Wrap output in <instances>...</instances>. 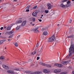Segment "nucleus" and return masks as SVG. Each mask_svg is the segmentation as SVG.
Masks as SVG:
<instances>
[{"label":"nucleus","instance_id":"obj_1","mask_svg":"<svg viewBox=\"0 0 74 74\" xmlns=\"http://www.w3.org/2000/svg\"><path fill=\"white\" fill-rule=\"evenodd\" d=\"M71 46L69 48V55H67L66 57V58H71L72 56L73 55V53L71 52V51L74 50V45L73 44V42L72 41H71Z\"/></svg>","mask_w":74,"mask_h":74},{"label":"nucleus","instance_id":"obj_2","mask_svg":"<svg viewBox=\"0 0 74 74\" xmlns=\"http://www.w3.org/2000/svg\"><path fill=\"white\" fill-rule=\"evenodd\" d=\"M55 40H56V38L55 37H49L48 41L50 42H53Z\"/></svg>","mask_w":74,"mask_h":74},{"label":"nucleus","instance_id":"obj_3","mask_svg":"<svg viewBox=\"0 0 74 74\" xmlns=\"http://www.w3.org/2000/svg\"><path fill=\"white\" fill-rule=\"evenodd\" d=\"M38 28L37 27H35V28H33V30L34 31V33H37L39 32L38 30Z\"/></svg>","mask_w":74,"mask_h":74},{"label":"nucleus","instance_id":"obj_4","mask_svg":"<svg viewBox=\"0 0 74 74\" xmlns=\"http://www.w3.org/2000/svg\"><path fill=\"white\" fill-rule=\"evenodd\" d=\"M29 19L30 21H32V22H35L36 21V19L34 17H31L29 18Z\"/></svg>","mask_w":74,"mask_h":74},{"label":"nucleus","instance_id":"obj_5","mask_svg":"<svg viewBox=\"0 0 74 74\" xmlns=\"http://www.w3.org/2000/svg\"><path fill=\"white\" fill-rule=\"evenodd\" d=\"M2 66L4 68V69H5V70H8V69H9V67L7 65H3Z\"/></svg>","mask_w":74,"mask_h":74},{"label":"nucleus","instance_id":"obj_6","mask_svg":"<svg viewBox=\"0 0 74 74\" xmlns=\"http://www.w3.org/2000/svg\"><path fill=\"white\" fill-rule=\"evenodd\" d=\"M47 6L48 8V10H50L52 7V5L49 3H48L47 4Z\"/></svg>","mask_w":74,"mask_h":74},{"label":"nucleus","instance_id":"obj_7","mask_svg":"<svg viewBox=\"0 0 74 74\" xmlns=\"http://www.w3.org/2000/svg\"><path fill=\"white\" fill-rule=\"evenodd\" d=\"M27 22L26 21H23L22 23V26H24L25 25H26V24Z\"/></svg>","mask_w":74,"mask_h":74},{"label":"nucleus","instance_id":"obj_8","mask_svg":"<svg viewBox=\"0 0 74 74\" xmlns=\"http://www.w3.org/2000/svg\"><path fill=\"white\" fill-rule=\"evenodd\" d=\"M32 15L33 16H34V17H35L36 16H37V14L34 11L32 14Z\"/></svg>","mask_w":74,"mask_h":74},{"label":"nucleus","instance_id":"obj_9","mask_svg":"<svg viewBox=\"0 0 74 74\" xmlns=\"http://www.w3.org/2000/svg\"><path fill=\"white\" fill-rule=\"evenodd\" d=\"M69 63V62H68V61H64L62 62H61V64H62L66 65V64H67V63Z\"/></svg>","mask_w":74,"mask_h":74},{"label":"nucleus","instance_id":"obj_10","mask_svg":"<svg viewBox=\"0 0 74 74\" xmlns=\"http://www.w3.org/2000/svg\"><path fill=\"white\" fill-rule=\"evenodd\" d=\"M72 22V20L71 19H70V20H69V21L68 22V24H67L66 25L67 26H69V25H70V24Z\"/></svg>","mask_w":74,"mask_h":74},{"label":"nucleus","instance_id":"obj_11","mask_svg":"<svg viewBox=\"0 0 74 74\" xmlns=\"http://www.w3.org/2000/svg\"><path fill=\"white\" fill-rule=\"evenodd\" d=\"M7 72H8V73H10L11 74H14V72L12 71L11 70H8L7 71Z\"/></svg>","mask_w":74,"mask_h":74},{"label":"nucleus","instance_id":"obj_12","mask_svg":"<svg viewBox=\"0 0 74 74\" xmlns=\"http://www.w3.org/2000/svg\"><path fill=\"white\" fill-rule=\"evenodd\" d=\"M4 42H5V40H0V45L2 44Z\"/></svg>","mask_w":74,"mask_h":74},{"label":"nucleus","instance_id":"obj_13","mask_svg":"<svg viewBox=\"0 0 74 74\" xmlns=\"http://www.w3.org/2000/svg\"><path fill=\"white\" fill-rule=\"evenodd\" d=\"M60 6L61 7H62L63 8H66V6L64 5L63 4H61L60 5Z\"/></svg>","mask_w":74,"mask_h":74},{"label":"nucleus","instance_id":"obj_14","mask_svg":"<svg viewBox=\"0 0 74 74\" xmlns=\"http://www.w3.org/2000/svg\"><path fill=\"white\" fill-rule=\"evenodd\" d=\"M67 5H68V7H69V6H70L71 4L69 3H70V1H69L67 2Z\"/></svg>","mask_w":74,"mask_h":74},{"label":"nucleus","instance_id":"obj_15","mask_svg":"<svg viewBox=\"0 0 74 74\" xmlns=\"http://www.w3.org/2000/svg\"><path fill=\"white\" fill-rule=\"evenodd\" d=\"M35 12L37 14V13L40 12V10H37L35 11Z\"/></svg>","mask_w":74,"mask_h":74},{"label":"nucleus","instance_id":"obj_16","mask_svg":"<svg viewBox=\"0 0 74 74\" xmlns=\"http://www.w3.org/2000/svg\"><path fill=\"white\" fill-rule=\"evenodd\" d=\"M22 21L21 20L18 21H17V23H22Z\"/></svg>","mask_w":74,"mask_h":74},{"label":"nucleus","instance_id":"obj_17","mask_svg":"<svg viewBox=\"0 0 74 74\" xmlns=\"http://www.w3.org/2000/svg\"><path fill=\"white\" fill-rule=\"evenodd\" d=\"M14 70H16V71H19V68H16L14 69Z\"/></svg>","mask_w":74,"mask_h":74},{"label":"nucleus","instance_id":"obj_18","mask_svg":"<svg viewBox=\"0 0 74 74\" xmlns=\"http://www.w3.org/2000/svg\"><path fill=\"white\" fill-rule=\"evenodd\" d=\"M67 74V72H64L61 73L60 74Z\"/></svg>","mask_w":74,"mask_h":74},{"label":"nucleus","instance_id":"obj_19","mask_svg":"<svg viewBox=\"0 0 74 74\" xmlns=\"http://www.w3.org/2000/svg\"><path fill=\"white\" fill-rule=\"evenodd\" d=\"M11 26L8 27L7 28V30H10V29H11Z\"/></svg>","mask_w":74,"mask_h":74},{"label":"nucleus","instance_id":"obj_20","mask_svg":"<svg viewBox=\"0 0 74 74\" xmlns=\"http://www.w3.org/2000/svg\"><path fill=\"white\" fill-rule=\"evenodd\" d=\"M20 27H21V26H18L16 28V30H19V29H20Z\"/></svg>","mask_w":74,"mask_h":74},{"label":"nucleus","instance_id":"obj_21","mask_svg":"<svg viewBox=\"0 0 74 74\" xmlns=\"http://www.w3.org/2000/svg\"><path fill=\"white\" fill-rule=\"evenodd\" d=\"M4 59V58L3 56H2L0 57V59H1V60H3Z\"/></svg>","mask_w":74,"mask_h":74},{"label":"nucleus","instance_id":"obj_22","mask_svg":"<svg viewBox=\"0 0 74 74\" xmlns=\"http://www.w3.org/2000/svg\"><path fill=\"white\" fill-rule=\"evenodd\" d=\"M63 65L62 64H58V67H62Z\"/></svg>","mask_w":74,"mask_h":74},{"label":"nucleus","instance_id":"obj_23","mask_svg":"<svg viewBox=\"0 0 74 74\" xmlns=\"http://www.w3.org/2000/svg\"><path fill=\"white\" fill-rule=\"evenodd\" d=\"M74 37V35L73 34H71L68 37Z\"/></svg>","mask_w":74,"mask_h":74},{"label":"nucleus","instance_id":"obj_24","mask_svg":"<svg viewBox=\"0 0 74 74\" xmlns=\"http://www.w3.org/2000/svg\"><path fill=\"white\" fill-rule=\"evenodd\" d=\"M14 33V31L12 30L9 33V34H12V33Z\"/></svg>","mask_w":74,"mask_h":74},{"label":"nucleus","instance_id":"obj_25","mask_svg":"<svg viewBox=\"0 0 74 74\" xmlns=\"http://www.w3.org/2000/svg\"><path fill=\"white\" fill-rule=\"evenodd\" d=\"M51 66L50 65H49V64H47V67H51Z\"/></svg>","mask_w":74,"mask_h":74},{"label":"nucleus","instance_id":"obj_26","mask_svg":"<svg viewBox=\"0 0 74 74\" xmlns=\"http://www.w3.org/2000/svg\"><path fill=\"white\" fill-rule=\"evenodd\" d=\"M60 71H61V69H57V73L60 72Z\"/></svg>","mask_w":74,"mask_h":74},{"label":"nucleus","instance_id":"obj_27","mask_svg":"<svg viewBox=\"0 0 74 74\" xmlns=\"http://www.w3.org/2000/svg\"><path fill=\"white\" fill-rule=\"evenodd\" d=\"M43 71L44 73H47V69H45L43 70Z\"/></svg>","mask_w":74,"mask_h":74},{"label":"nucleus","instance_id":"obj_28","mask_svg":"<svg viewBox=\"0 0 74 74\" xmlns=\"http://www.w3.org/2000/svg\"><path fill=\"white\" fill-rule=\"evenodd\" d=\"M15 46H16V47H18V43L16 42L15 44Z\"/></svg>","mask_w":74,"mask_h":74},{"label":"nucleus","instance_id":"obj_29","mask_svg":"<svg viewBox=\"0 0 74 74\" xmlns=\"http://www.w3.org/2000/svg\"><path fill=\"white\" fill-rule=\"evenodd\" d=\"M54 73H58L57 69H55V70L54 71Z\"/></svg>","mask_w":74,"mask_h":74},{"label":"nucleus","instance_id":"obj_30","mask_svg":"<svg viewBox=\"0 0 74 74\" xmlns=\"http://www.w3.org/2000/svg\"><path fill=\"white\" fill-rule=\"evenodd\" d=\"M69 0H62V2H63V3H64V2H65V1H68Z\"/></svg>","mask_w":74,"mask_h":74},{"label":"nucleus","instance_id":"obj_31","mask_svg":"<svg viewBox=\"0 0 74 74\" xmlns=\"http://www.w3.org/2000/svg\"><path fill=\"white\" fill-rule=\"evenodd\" d=\"M14 37L13 34H11L10 36H9V37Z\"/></svg>","mask_w":74,"mask_h":74},{"label":"nucleus","instance_id":"obj_32","mask_svg":"<svg viewBox=\"0 0 74 74\" xmlns=\"http://www.w3.org/2000/svg\"><path fill=\"white\" fill-rule=\"evenodd\" d=\"M55 66H57V67H58L59 66V64H55Z\"/></svg>","mask_w":74,"mask_h":74},{"label":"nucleus","instance_id":"obj_33","mask_svg":"<svg viewBox=\"0 0 74 74\" xmlns=\"http://www.w3.org/2000/svg\"><path fill=\"white\" fill-rule=\"evenodd\" d=\"M43 34L45 36H46V35H47V32H44L43 33Z\"/></svg>","mask_w":74,"mask_h":74},{"label":"nucleus","instance_id":"obj_34","mask_svg":"<svg viewBox=\"0 0 74 74\" xmlns=\"http://www.w3.org/2000/svg\"><path fill=\"white\" fill-rule=\"evenodd\" d=\"M42 65L43 66H46V64H45L44 63H42Z\"/></svg>","mask_w":74,"mask_h":74},{"label":"nucleus","instance_id":"obj_35","mask_svg":"<svg viewBox=\"0 0 74 74\" xmlns=\"http://www.w3.org/2000/svg\"><path fill=\"white\" fill-rule=\"evenodd\" d=\"M47 73H49V72L50 71V70H47Z\"/></svg>","mask_w":74,"mask_h":74},{"label":"nucleus","instance_id":"obj_36","mask_svg":"<svg viewBox=\"0 0 74 74\" xmlns=\"http://www.w3.org/2000/svg\"><path fill=\"white\" fill-rule=\"evenodd\" d=\"M37 5L36 6H35V7H34L33 8V9H36V8H37Z\"/></svg>","mask_w":74,"mask_h":74},{"label":"nucleus","instance_id":"obj_37","mask_svg":"<svg viewBox=\"0 0 74 74\" xmlns=\"http://www.w3.org/2000/svg\"><path fill=\"white\" fill-rule=\"evenodd\" d=\"M40 72H35V74H40Z\"/></svg>","mask_w":74,"mask_h":74},{"label":"nucleus","instance_id":"obj_38","mask_svg":"<svg viewBox=\"0 0 74 74\" xmlns=\"http://www.w3.org/2000/svg\"><path fill=\"white\" fill-rule=\"evenodd\" d=\"M71 53H72V54L73 53H74V50H73L71 51Z\"/></svg>","mask_w":74,"mask_h":74},{"label":"nucleus","instance_id":"obj_39","mask_svg":"<svg viewBox=\"0 0 74 74\" xmlns=\"http://www.w3.org/2000/svg\"><path fill=\"white\" fill-rule=\"evenodd\" d=\"M40 59V57H37V60H39V59Z\"/></svg>","mask_w":74,"mask_h":74},{"label":"nucleus","instance_id":"obj_40","mask_svg":"<svg viewBox=\"0 0 74 74\" xmlns=\"http://www.w3.org/2000/svg\"><path fill=\"white\" fill-rule=\"evenodd\" d=\"M39 45V44L38 43H37L36 46V47H38Z\"/></svg>","mask_w":74,"mask_h":74},{"label":"nucleus","instance_id":"obj_41","mask_svg":"<svg viewBox=\"0 0 74 74\" xmlns=\"http://www.w3.org/2000/svg\"><path fill=\"white\" fill-rule=\"evenodd\" d=\"M38 20L39 22H41L42 21V20H41V19H38Z\"/></svg>","mask_w":74,"mask_h":74},{"label":"nucleus","instance_id":"obj_42","mask_svg":"<svg viewBox=\"0 0 74 74\" xmlns=\"http://www.w3.org/2000/svg\"><path fill=\"white\" fill-rule=\"evenodd\" d=\"M30 6H28L27 7V8H28V9H29V8H30Z\"/></svg>","mask_w":74,"mask_h":74},{"label":"nucleus","instance_id":"obj_43","mask_svg":"<svg viewBox=\"0 0 74 74\" xmlns=\"http://www.w3.org/2000/svg\"><path fill=\"white\" fill-rule=\"evenodd\" d=\"M29 11H30V10H29V9H28V10H26V11H27V12H29Z\"/></svg>","mask_w":74,"mask_h":74},{"label":"nucleus","instance_id":"obj_44","mask_svg":"<svg viewBox=\"0 0 74 74\" xmlns=\"http://www.w3.org/2000/svg\"><path fill=\"white\" fill-rule=\"evenodd\" d=\"M18 1V0H14L13 1L14 2H16Z\"/></svg>","mask_w":74,"mask_h":74},{"label":"nucleus","instance_id":"obj_45","mask_svg":"<svg viewBox=\"0 0 74 74\" xmlns=\"http://www.w3.org/2000/svg\"><path fill=\"white\" fill-rule=\"evenodd\" d=\"M51 37H55V34H53V35L51 36Z\"/></svg>","mask_w":74,"mask_h":74},{"label":"nucleus","instance_id":"obj_46","mask_svg":"<svg viewBox=\"0 0 74 74\" xmlns=\"http://www.w3.org/2000/svg\"><path fill=\"white\" fill-rule=\"evenodd\" d=\"M3 27H1V30H3Z\"/></svg>","mask_w":74,"mask_h":74},{"label":"nucleus","instance_id":"obj_47","mask_svg":"<svg viewBox=\"0 0 74 74\" xmlns=\"http://www.w3.org/2000/svg\"><path fill=\"white\" fill-rule=\"evenodd\" d=\"M3 1V0H0V3Z\"/></svg>","mask_w":74,"mask_h":74},{"label":"nucleus","instance_id":"obj_48","mask_svg":"<svg viewBox=\"0 0 74 74\" xmlns=\"http://www.w3.org/2000/svg\"><path fill=\"white\" fill-rule=\"evenodd\" d=\"M21 37V35H18L17 36V37Z\"/></svg>","mask_w":74,"mask_h":74},{"label":"nucleus","instance_id":"obj_49","mask_svg":"<svg viewBox=\"0 0 74 74\" xmlns=\"http://www.w3.org/2000/svg\"><path fill=\"white\" fill-rule=\"evenodd\" d=\"M34 54H36V51H34Z\"/></svg>","mask_w":74,"mask_h":74},{"label":"nucleus","instance_id":"obj_50","mask_svg":"<svg viewBox=\"0 0 74 74\" xmlns=\"http://www.w3.org/2000/svg\"><path fill=\"white\" fill-rule=\"evenodd\" d=\"M32 54L33 55H35L34 53V52H32Z\"/></svg>","mask_w":74,"mask_h":74},{"label":"nucleus","instance_id":"obj_51","mask_svg":"<svg viewBox=\"0 0 74 74\" xmlns=\"http://www.w3.org/2000/svg\"><path fill=\"white\" fill-rule=\"evenodd\" d=\"M49 12V11L48 10H47V14H48V13Z\"/></svg>","mask_w":74,"mask_h":74},{"label":"nucleus","instance_id":"obj_52","mask_svg":"<svg viewBox=\"0 0 74 74\" xmlns=\"http://www.w3.org/2000/svg\"><path fill=\"white\" fill-rule=\"evenodd\" d=\"M31 74H35V72L32 73H31Z\"/></svg>","mask_w":74,"mask_h":74},{"label":"nucleus","instance_id":"obj_53","mask_svg":"<svg viewBox=\"0 0 74 74\" xmlns=\"http://www.w3.org/2000/svg\"><path fill=\"white\" fill-rule=\"evenodd\" d=\"M25 73H28V71H25Z\"/></svg>","mask_w":74,"mask_h":74},{"label":"nucleus","instance_id":"obj_54","mask_svg":"<svg viewBox=\"0 0 74 74\" xmlns=\"http://www.w3.org/2000/svg\"><path fill=\"white\" fill-rule=\"evenodd\" d=\"M31 25L32 26H34V24H33Z\"/></svg>","mask_w":74,"mask_h":74},{"label":"nucleus","instance_id":"obj_55","mask_svg":"<svg viewBox=\"0 0 74 74\" xmlns=\"http://www.w3.org/2000/svg\"><path fill=\"white\" fill-rule=\"evenodd\" d=\"M26 10H28L29 9H28V8L27 7L26 8Z\"/></svg>","mask_w":74,"mask_h":74},{"label":"nucleus","instance_id":"obj_56","mask_svg":"<svg viewBox=\"0 0 74 74\" xmlns=\"http://www.w3.org/2000/svg\"><path fill=\"white\" fill-rule=\"evenodd\" d=\"M72 73L73 74H74V71H72Z\"/></svg>","mask_w":74,"mask_h":74},{"label":"nucleus","instance_id":"obj_57","mask_svg":"<svg viewBox=\"0 0 74 74\" xmlns=\"http://www.w3.org/2000/svg\"><path fill=\"white\" fill-rule=\"evenodd\" d=\"M48 32H47V35L48 36Z\"/></svg>","mask_w":74,"mask_h":74},{"label":"nucleus","instance_id":"obj_58","mask_svg":"<svg viewBox=\"0 0 74 74\" xmlns=\"http://www.w3.org/2000/svg\"><path fill=\"white\" fill-rule=\"evenodd\" d=\"M42 38H44L43 37H41L40 38V39H42Z\"/></svg>","mask_w":74,"mask_h":74},{"label":"nucleus","instance_id":"obj_59","mask_svg":"<svg viewBox=\"0 0 74 74\" xmlns=\"http://www.w3.org/2000/svg\"><path fill=\"white\" fill-rule=\"evenodd\" d=\"M45 13H46V14H47V10H45Z\"/></svg>","mask_w":74,"mask_h":74},{"label":"nucleus","instance_id":"obj_60","mask_svg":"<svg viewBox=\"0 0 74 74\" xmlns=\"http://www.w3.org/2000/svg\"><path fill=\"white\" fill-rule=\"evenodd\" d=\"M8 41H10V39H8Z\"/></svg>","mask_w":74,"mask_h":74},{"label":"nucleus","instance_id":"obj_61","mask_svg":"<svg viewBox=\"0 0 74 74\" xmlns=\"http://www.w3.org/2000/svg\"><path fill=\"white\" fill-rule=\"evenodd\" d=\"M32 23H32V22H31L30 23V25H32Z\"/></svg>","mask_w":74,"mask_h":74},{"label":"nucleus","instance_id":"obj_62","mask_svg":"<svg viewBox=\"0 0 74 74\" xmlns=\"http://www.w3.org/2000/svg\"><path fill=\"white\" fill-rule=\"evenodd\" d=\"M5 34H8V32H6L5 33Z\"/></svg>","mask_w":74,"mask_h":74},{"label":"nucleus","instance_id":"obj_63","mask_svg":"<svg viewBox=\"0 0 74 74\" xmlns=\"http://www.w3.org/2000/svg\"><path fill=\"white\" fill-rule=\"evenodd\" d=\"M42 47H41V48H40V50H42Z\"/></svg>","mask_w":74,"mask_h":74},{"label":"nucleus","instance_id":"obj_64","mask_svg":"<svg viewBox=\"0 0 74 74\" xmlns=\"http://www.w3.org/2000/svg\"><path fill=\"white\" fill-rule=\"evenodd\" d=\"M71 29H72V28L71 27V28H69V29L70 30H71Z\"/></svg>","mask_w":74,"mask_h":74}]
</instances>
